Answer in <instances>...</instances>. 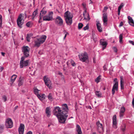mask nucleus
<instances>
[{"label": "nucleus", "mask_w": 134, "mask_h": 134, "mask_svg": "<svg viewBox=\"0 0 134 134\" xmlns=\"http://www.w3.org/2000/svg\"><path fill=\"white\" fill-rule=\"evenodd\" d=\"M32 24L31 21H29L26 24V26L28 27H30L32 26Z\"/></svg>", "instance_id": "obj_35"}, {"label": "nucleus", "mask_w": 134, "mask_h": 134, "mask_svg": "<svg viewBox=\"0 0 134 134\" xmlns=\"http://www.w3.org/2000/svg\"><path fill=\"white\" fill-rule=\"evenodd\" d=\"M44 8L41 11L40 14V15L41 16H42L45 14L46 13L47 11L45 10H43Z\"/></svg>", "instance_id": "obj_28"}, {"label": "nucleus", "mask_w": 134, "mask_h": 134, "mask_svg": "<svg viewBox=\"0 0 134 134\" xmlns=\"http://www.w3.org/2000/svg\"><path fill=\"white\" fill-rule=\"evenodd\" d=\"M26 134H32V133L31 131H30L27 132Z\"/></svg>", "instance_id": "obj_53"}, {"label": "nucleus", "mask_w": 134, "mask_h": 134, "mask_svg": "<svg viewBox=\"0 0 134 134\" xmlns=\"http://www.w3.org/2000/svg\"><path fill=\"white\" fill-rule=\"evenodd\" d=\"M70 63L71 65L72 66H75L76 65V64L74 62L73 60H71L70 61Z\"/></svg>", "instance_id": "obj_39"}, {"label": "nucleus", "mask_w": 134, "mask_h": 134, "mask_svg": "<svg viewBox=\"0 0 134 134\" xmlns=\"http://www.w3.org/2000/svg\"><path fill=\"white\" fill-rule=\"evenodd\" d=\"M117 124L116 116L115 115L113 116V128L115 129L117 128Z\"/></svg>", "instance_id": "obj_14"}, {"label": "nucleus", "mask_w": 134, "mask_h": 134, "mask_svg": "<svg viewBox=\"0 0 134 134\" xmlns=\"http://www.w3.org/2000/svg\"><path fill=\"white\" fill-rule=\"evenodd\" d=\"M18 107V106H16L15 107V110L16 109H17Z\"/></svg>", "instance_id": "obj_61"}, {"label": "nucleus", "mask_w": 134, "mask_h": 134, "mask_svg": "<svg viewBox=\"0 0 134 134\" xmlns=\"http://www.w3.org/2000/svg\"><path fill=\"white\" fill-rule=\"evenodd\" d=\"M107 9V7H104V9H105L106 10Z\"/></svg>", "instance_id": "obj_63"}, {"label": "nucleus", "mask_w": 134, "mask_h": 134, "mask_svg": "<svg viewBox=\"0 0 134 134\" xmlns=\"http://www.w3.org/2000/svg\"><path fill=\"white\" fill-rule=\"evenodd\" d=\"M17 77V76L16 75H15L14 74L11 77V81L12 83H13L14 81Z\"/></svg>", "instance_id": "obj_26"}, {"label": "nucleus", "mask_w": 134, "mask_h": 134, "mask_svg": "<svg viewBox=\"0 0 134 134\" xmlns=\"http://www.w3.org/2000/svg\"><path fill=\"white\" fill-rule=\"evenodd\" d=\"M22 49L23 54L24 55L22 57L27 58L29 57L30 48L28 46H23Z\"/></svg>", "instance_id": "obj_5"}, {"label": "nucleus", "mask_w": 134, "mask_h": 134, "mask_svg": "<svg viewBox=\"0 0 134 134\" xmlns=\"http://www.w3.org/2000/svg\"><path fill=\"white\" fill-rule=\"evenodd\" d=\"M23 83V81L22 80H20L18 81V85L20 86L22 85Z\"/></svg>", "instance_id": "obj_43"}, {"label": "nucleus", "mask_w": 134, "mask_h": 134, "mask_svg": "<svg viewBox=\"0 0 134 134\" xmlns=\"http://www.w3.org/2000/svg\"><path fill=\"white\" fill-rule=\"evenodd\" d=\"M55 24L61 26L63 24V21L61 17L59 16H57L55 19Z\"/></svg>", "instance_id": "obj_11"}, {"label": "nucleus", "mask_w": 134, "mask_h": 134, "mask_svg": "<svg viewBox=\"0 0 134 134\" xmlns=\"http://www.w3.org/2000/svg\"><path fill=\"white\" fill-rule=\"evenodd\" d=\"M95 94L98 97H101L102 95L101 92L98 91H96L95 92Z\"/></svg>", "instance_id": "obj_30"}, {"label": "nucleus", "mask_w": 134, "mask_h": 134, "mask_svg": "<svg viewBox=\"0 0 134 134\" xmlns=\"http://www.w3.org/2000/svg\"><path fill=\"white\" fill-rule=\"evenodd\" d=\"M96 125L98 130L99 132L103 131L102 124L100 123L99 121H97L96 122Z\"/></svg>", "instance_id": "obj_13"}, {"label": "nucleus", "mask_w": 134, "mask_h": 134, "mask_svg": "<svg viewBox=\"0 0 134 134\" xmlns=\"http://www.w3.org/2000/svg\"><path fill=\"white\" fill-rule=\"evenodd\" d=\"M100 78L99 76L95 79V81L98 83L100 81Z\"/></svg>", "instance_id": "obj_37"}, {"label": "nucleus", "mask_w": 134, "mask_h": 134, "mask_svg": "<svg viewBox=\"0 0 134 134\" xmlns=\"http://www.w3.org/2000/svg\"><path fill=\"white\" fill-rule=\"evenodd\" d=\"M120 10H118V15H120Z\"/></svg>", "instance_id": "obj_57"}, {"label": "nucleus", "mask_w": 134, "mask_h": 134, "mask_svg": "<svg viewBox=\"0 0 134 134\" xmlns=\"http://www.w3.org/2000/svg\"><path fill=\"white\" fill-rule=\"evenodd\" d=\"M66 33L65 34V36H64V38L63 39H64V40L65 39V38L66 37L67 35L68 34V33L67 32H66Z\"/></svg>", "instance_id": "obj_51"}, {"label": "nucleus", "mask_w": 134, "mask_h": 134, "mask_svg": "<svg viewBox=\"0 0 134 134\" xmlns=\"http://www.w3.org/2000/svg\"><path fill=\"white\" fill-rule=\"evenodd\" d=\"M89 28V27L87 25L86 26L84 27L83 28V30H86L87 29H88Z\"/></svg>", "instance_id": "obj_47"}, {"label": "nucleus", "mask_w": 134, "mask_h": 134, "mask_svg": "<svg viewBox=\"0 0 134 134\" xmlns=\"http://www.w3.org/2000/svg\"><path fill=\"white\" fill-rule=\"evenodd\" d=\"M47 36L45 35H42L39 37L34 38V45L35 47H39L41 44L45 41Z\"/></svg>", "instance_id": "obj_2"}, {"label": "nucleus", "mask_w": 134, "mask_h": 134, "mask_svg": "<svg viewBox=\"0 0 134 134\" xmlns=\"http://www.w3.org/2000/svg\"><path fill=\"white\" fill-rule=\"evenodd\" d=\"M102 20L103 22V24L104 25L107 24V22L108 21L107 14L105 13H104L103 14L102 17Z\"/></svg>", "instance_id": "obj_17"}, {"label": "nucleus", "mask_w": 134, "mask_h": 134, "mask_svg": "<svg viewBox=\"0 0 134 134\" xmlns=\"http://www.w3.org/2000/svg\"><path fill=\"white\" fill-rule=\"evenodd\" d=\"M37 12V10H36L33 12L32 15L31 16V20H34V19L35 17L38 13Z\"/></svg>", "instance_id": "obj_24"}, {"label": "nucleus", "mask_w": 134, "mask_h": 134, "mask_svg": "<svg viewBox=\"0 0 134 134\" xmlns=\"http://www.w3.org/2000/svg\"><path fill=\"white\" fill-rule=\"evenodd\" d=\"M132 104L133 106L134 107V98L133 99L132 101Z\"/></svg>", "instance_id": "obj_54"}, {"label": "nucleus", "mask_w": 134, "mask_h": 134, "mask_svg": "<svg viewBox=\"0 0 134 134\" xmlns=\"http://www.w3.org/2000/svg\"><path fill=\"white\" fill-rule=\"evenodd\" d=\"M123 24V23L122 21H121L120 24V25H119V27H121L122 26Z\"/></svg>", "instance_id": "obj_52"}, {"label": "nucleus", "mask_w": 134, "mask_h": 134, "mask_svg": "<svg viewBox=\"0 0 134 134\" xmlns=\"http://www.w3.org/2000/svg\"><path fill=\"white\" fill-rule=\"evenodd\" d=\"M39 91L40 90H38L37 88H34V93L37 96H38V95L39 94Z\"/></svg>", "instance_id": "obj_29"}, {"label": "nucleus", "mask_w": 134, "mask_h": 134, "mask_svg": "<svg viewBox=\"0 0 134 134\" xmlns=\"http://www.w3.org/2000/svg\"><path fill=\"white\" fill-rule=\"evenodd\" d=\"M25 57H22L20 62V67L22 68L24 66H26L30 65V59L24 61Z\"/></svg>", "instance_id": "obj_4"}, {"label": "nucleus", "mask_w": 134, "mask_h": 134, "mask_svg": "<svg viewBox=\"0 0 134 134\" xmlns=\"http://www.w3.org/2000/svg\"><path fill=\"white\" fill-rule=\"evenodd\" d=\"M77 131L78 133L77 134H82V132L81 131V128L79 125H77Z\"/></svg>", "instance_id": "obj_25"}, {"label": "nucleus", "mask_w": 134, "mask_h": 134, "mask_svg": "<svg viewBox=\"0 0 134 134\" xmlns=\"http://www.w3.org/2000/svg\"><path fill=\"white\" fill-rule=\"evenodd\" d=\"M31 36V34H27L26 36V39L27 41L28 42H30V37Z\"/></svg>", "instance_id": "obj_33"}, {"label": "nucleus", "mask_w": 134, "mask_h": 134, "mask_svg": "<svg viewBox=\"0 0 134 134\" xmlns=\"http://www.w3.org/2000/svg\"><path fill=\"white\" fill-rule=\"evenodd\" d=\"M53 12H50L48 15L44 16L43 19L44 21H49L52 20L53 19Z\"/></svg>", "instance_id": "obj_8"}, {"label": "nucleus", "mask_w": 134, "mask_h": 134, "mask_svg": "<svg viewBox=\"0 0 134 134\" xmlns=\"http://www.w3.org/2000/svg\"><path fill=\"white\" fill-rule=\"evenodd\" d=\"M24 18V16L23 14H20L17 20V25L20 28L22 27V25L24 23V20H23Z\"/></svg>", "instance_id": "obj_6"}, {"label": "nucleus", "mask_w": 134, "mask_h": 134, "mask_svg": "<svg viewBox=\"0 0 134 134\" xmlns=\"http://www.w3.org/2000/svg\"><path fill=\"white\" fill-rule=\"evenodd\" d=\"M52 94L51 93H49L48 96V99L51 101L53 100Z\"/></svg>", "instance_id": "obj_31"}, {"label": "nucleus", "mask_w": 134, "mask_h": 134, "mask_svg": "<svg viewBox=\"0 0 134 134\" xmlns=\"http://www.w3.org/2000/svg\"><path fill=\"white\" fill-rule=\"evenodd\" d=\"M37 96L41 101L43 100L45 98V95L44 94H43L41 95L39 94Z\"/></svg>", "instance_id": "obj_23"}, {"label": "nucleus", "mask_w": 134, "mask_h": 134, "mask_svg": "<svg viewBox=\"0 0 134 134\" xmlns=\"http://www.w3.org/2000/svg\"><path fill=\"white\" fill-rule=\"evenodd\" d=\"M103 69H104V70L105 71L107 70V69H106V66H105V65H104V66H103Z\"/></svg>", "instance_id": "obj_55"}, {"label": "nucleus", "mask_w": 134, "mask_h": 134, "mask_svg": "<svg viewBox=\"0 0 134 134\" xmlns=\"http://www.w3.org/2000/svg\"><path fill=\"white\" fill-rule=\"evenodd\" d=\"M127 18L128 19V22L130 25L132 26H134V23L133 19L130 16H128Z\"/></svg>", "instance_id": "obj_22"}, {"label": "nucleus", "mask_w": 134, "mask_h": 134, "mask_svg": "<svg viewBox=\"0 0 134 134\" xmlns=\"http://www.w3.org/2000/svg\"><path fill=\"white\" fill-rule=\"evenodd\" d=\"M24 129V125L23 124H20V126L18 129L19 134H23Z\"/></svg>", "instance_id": "obj_18"}, {"label": "nucleus", "mask_w": 134, "mask_h": 134, "mask_svg": "<svg viewBox=\"0 0 134 134\" xmlns=\"http://www.w3.org/2000/svg\"><path fill=\"white\" fill-rule=\"evenodd\" d=\"M124 5L123 4V3H121L119 6V7L118 8V10H121L122 7Z\"/></svg>", "instance_id": "obj_44"}, {"label": "nucleus", "mask_w": 134, "mask_h": 134, "mask_svg": "<svg viewBox=\"0 0 134 134\" xmlns=\"http://www.w3.org/2000/svg\"><path fill=\"white\" fill-rule=\"evenodd\" d=\"M42 16H41L40 15V18L39 20L38 21V23H41L42 22Z\"/></svg>", "instance_id": "obj_46"}, {"label": "nucleus", "mask_w": 134, "mask_h": 134, "mask_svg": "<svg viewBox=\"0 0 134 134\" xmlns=\"http://www.w3.org/2000/svg\"><path fill=\"white\" fill-rule=\"evenodd\" d=\"M83 26V24L81 23H79L78 24V29H81Z\"/></svg>", "instance_id": "obj_41"}, {"label": "nucleus", "mask_w": 134, "mask_h": 134, "mask_svg": "<svg viewBox=\"0 0 134 134\" xmlns=\"http://www.w3.org/2000/svg\"><path fill=\"white\" fill-rule=\"evenodd\" d=\"M126 127V125L125 124H122L121 127V130L124 132L125 130V129Z\"/></svg>", "instance_id": "obj_32"}, {"label": "nucleus", "mask_w": 134, "mask_h": 134, "mask_svg": "<svg viewBox=\"0 0 134 134\" xmlns=\"http://www.w3.org/2000/svg\"><path fill=\"white\" fill-rule=\"evenodd\" d=\"M64 17L66 23L69 25H71L72 23V18L73 17L70 13L67 11L64 13Z\"/></svg>", "instance_id": "obj_3"}, {"label": "nucleus", "mask_w": 134, "mask_h": 134, "mask_svg": "<svg viewBox=\"0 0 134 134\" xmlns=\"http://www.w3.org/2000/svg\"><path fill=\"white\" fill-rule=\"evenodd\" d=\"M45 113L47 116L49 118L51 115V108L49 107L46 108L45 109Z\"/></svg>", "instance_id": "obj_15"}, {"label": "nucleus", "mask_w": 134, "mask_h": 134, "mask_svg": "<svg viewBox=\"0 0 134 134\" xmlns=\"http://www.w3.org/2000/svg\"><path fill=\"white\" fill-rule=\"evenodd\" d=\"M63 70L64 71H65L66 70V69L65 68H63Z\"/></svg>", "instance_id": "obj_64"}, {"label": "nucleus", "mask_w": 134, "mask_h": 134, "mask_svg": "<svg viewBox=\"0 0 134 134\" xmlns=\"http://www.w3.org/2000/svg\"><path fill=\"white\" fill-rule=\"evenodd\" d=\"M82 5L83 6V8H84V9L85 10H86V5L85 4V3H83L82 4Z\"/></svg>", "instance_id": "obj_50"}, {"label": "nucleus", "mask_w": 134, "mask_h": 134, "mask_svg": "<svg viewBox=\"0 0 134 134\" xmlns=\"http://www.w3.org/2000/svg\"><path fill=\"white\" fill-rule=\"evenodd\" d=\"M2 99L4 102H5L7 100V97L5 95L3 96L2 97Z\"/></svg>", "instance_id": "obj_38"}, {"label": "nucleus", "mask_w": 134, "mask_h": 134, "mask_svg": "<svg viewBox=\"0 0 134 134\" xmlns=\"http://www.w3.org/2000/svg\"><path fill=\"white\" fill-rule=\"evenodd\" d=\"M118 84L115 83L113 86L112 90V94L113 95H114L115 93V91L118 90Z\"/></svg>", "instance_id": "obj_21"}, {"label": "nucleus", "mask_w": 134, "mask_h": 134, "mask_svg": "<svg viewBox=\"0 0 134 134\" xmlns=\"http://www.w3.org/2000/svg\"><path fill=\"white\" fill-rule=\"evenodd\" d=\"M79 57L80 60L82 62H85L88 59V55L86 52L82 53L79 55Z\"/></svg>", "instance_id": "obj_10"}, {"label": "nucleus", "mask_w": 134, "mask_h": 134, "mask_svg": "<svg viewBox=\"0 0 134 134\" xmlns=\"http://www.w3.org/2000/svg\"><path fill=\"white\" fill-rule=\"evenodd\" d=\"M43 80L44 81L45 85L47 86L49 89L52 88L51 85V81L47 76H45L43 78Z\"/></svg>", "instance_id": "obj_7"}, {"label": "nucleus", "mask_w": 134, "mask_h": 134, "mask_svg": "<svg viewBox=\"0 0 134 134\" xmlns=\"http://www.w3.org/2000/svg\"><path fill=\"white\" fill-rule=\"evenodd\" d=\"M129 42L130 44H132L133 45H134V42L133 41L130 40L129 41Z\"/></svg>", "instance_id": "obj_49"}, {"label": "nucleus", "mask_w": 134, "mask_h": 134, "mask_svg": "<svg viewBox=\"0 0 134 134\" xmlns=\"http://www.w3.org/2000/svg\"><path fill=\"white\" fill-rule=\"evenodd\" d=\"M124 115V113H122L120 112V118H122Z\"/></svg>", "instance_id": "obj_45"}, {"label": "nucleus", "mask_w": 134, "mask_h": 134, "mask_svg": "<svg viewBox=\"0 0 134 134\" xmlns=\"http://www.w3.org/2000/svg\"><path fill=\"white\" fill-rule=\"evenodd\" d=\"M4 126L3 125H0V133H2L3 130Z\"/></svg>", "instance_id": "obj_40"}, {"label": "nucleus", "mask_w": 134, "mask_h": 134, "mask_svg": "<svg viewBox=\"0 0 134 134\" xmlns=\"http://www.w3.org/2000/svg\"><path fill=\"white\" fill-rule=\"evenodd\" d=\"M88 108H89V109H92V108H91V106H88Z\"/></svg>", "instance_id": "obj_62"}, {"label": "nucleus", "mask_w": 134, "mask_h": 134, "mask_svg": "<svg viewBox=\"0 0 134 134\" xmlns=\"http://www.w3.org/2000/svg\"><path fill=\"white\" fill-rule=\"evenodd\" d=\"M122 35L123 34H121L119 36V42L120 43H122Z\"/></svg>", "instance_id": "obj_34"}, {"label": "nucleus", "mask_w": 134, "mask_h": 134, "mask_svg": "<svg viewBox=\"0 0 134 134\" xmlns=\"http://www.w3.org/2000/svg\"><path fill=\"white\" fill-rule=\"evenodd\" d=\"M1 54L3 56H4L5 55V53L4 52H2Z\"/></svg>", "instance_id": "obj_58"}, {"label": "nucleus", "mask_w": 134, "mask_h": 134, "mask_svg": "<svg viewBox=\"0 0 134 134\" xmlns=\"http://www.w3.org/2000/svg\"><path fill=\"white\" fill-rule=\"evenodd\" d=\"M99 42L100 44L102 46V50H103L106 48L107 45V42L102 39L100 40Z\"/></svg>", "instance_id": "obj_16"}, {"label": "nucleus", "mask_w": 134, "mask_h": 134, "mask_svg": "<svg viewBox=\"0 0 134 134\" xmlns=\"http://www.w3.org/2000/svg\"><path fill=\"white\" fill-rule=\"evenodd\" d=\"M114 81L115 82V83H116L117 84H118V79L116 78H115L114 79Z\"/></svg>", "instance_id": "obj_48"}, {"label": "nucleus", "mask_w": 134, "mask_h": 134, "mask_svg": "<svg viewBox=\"0 0 134 134\" xmlns=\"http://www.w3.org/2000/svg\"><path fill=\"white\" fill-rule=\"evenodd\" d=\"M24 14H25V18H26L27 17V16L26 14V13H24Z\"/></svg>", "instance_id": "obj_60"}, {"label": "nucleus", "mask_w": 134, "mask_h": 134, "mask_svg": "<svg viewBox=\"0 0 134 134\" xmlns=\"http://www.w3.org/2000/svg\"><path fill=\"white\" fill-rule=\"evenodd\" d=\"M58 74L59 75H60L61 76H63L62 75V72H58Z\"/></svg>", "instance_id": "obj_56"}, {"label": "nucleus", "mask_w": 134, "mask_h": 134, "mask_svg": "<svg viewBox=\"0 0 134 134\" xmlns=\"http://www.w3.org/2000/svg\"><path fill=\"white\" fill-rule=\"evenodd\" d=\"M125 110V108L124 107H122L121 108L120 112L121 113H124Z\"/></svg>", "instance_id": "obj_36"}, {"label": "nucleus", "mask_w": 134, "mask_h": 134, "mask_svg": "<svg viewBox=\"0 0 134 134\" xmlns=\"http://www.w3.org/2000/svg\"><path fill=\"white\" fill-rule=\"evenodd\" d=\"M68 116V115L63 114V115H62L60 116H59L57 118L59 122L61 123L64 124Z\"/></svg>", "instance_id": "obj_9"}, {"label": "nucleus", "mask_w": 134, "mask_h": 134, "mask_svg": "<svg viewBox=\"0 0 134 134\" xmlns=\"http://www.w3.org/2000/svg\"><path fill=\"white\" fill-rule=\"evenodd\" d=\"M123 78L122 76L120 77V86L121 89H123L124 87V83L122 81Z\"/></svg>", "instance_id": "obj_27"}, {"label": "nucleus", "mask_w": 134, "mask_h": 134, "mask_svg": "<svg viewBox=\"0 0 134 134\" xmlns=\"http://www.w3.org/2000/svg\"><path fill=\"white\" fill-rule=\"evenodd\" d=\"M96 26L98 31L100 32H101L102 31V29L101 27V24L99 21L97 20L96 21Z\"/></svg>", "instance_id": "obj_20"}, {"label": "nucleus", "mask_w": 134, "mask_h": 134, "mask_svg": "<svg viewBox=\"0 0 134 134\" xmlns=\"http://www.w3.org/2000/svg\"><path fill=\"white\" fill-rule=\"evenodd\" d=\"M83 14L84 17V19L86 20L87 21H89L90 18L89 14L87 12L86 10H84Z\"/></svg>", "instance_id": "obj_19"}, {"label": "nucleus", "mask_w": 134, "mask_h": 134, "mask_svg": "<svg viewBox=\"0 0 134 134\" xmlns=\"http://www.w3.org/2000/svg\"><path fill=\"white\" fill-rule=\"evenodd\" d=\"M2 24V16L0 15V26L1 27Z\"/></svg>", "instance_id": "obj_42"}, {"label": "nucleus", "mask_w": 134, "mask_h": 134, "mask_svg": "<svg viewBox=\"0 0 134 134\" xmlns=\"http://www.w3.org/2000/svg\"><path fill=\"white\" fill-rule=\"evenodd\" d=\"M3 69V67H1L0 68V70L1 71H2Z\"/></svg>", "instance_id": "obj_59"}, {"label": "nucleus", "mask_w": 134, "mask_h": 134, "mask_svg": "<svg viewBox=\"0 0 134 134\" xmlns=\"http://www.w3.org/2000/svg\"><path fill=\"white\" fill-rule=\"evenodd\" d=\"M5 126L7 128H10L13 126V122L10 118L7 119L5 121Z\"/></svg>", "instance_id": "obj_12"}, {"label": "nucleus", "mask_w": 134, "mask_h": 134, "mask_svg": "<svg viewBox=\"0 0 134 134\" xmlns=\"http://www.w3.org/2000/svg\"><path fill=\"white\" fill-rule=\"evenodd\" d=\"M68 111L69 109L67 104H64L62 105V108H60L59 107H55L53 111L54 115L58 117L63 114H66Z\"/></svg>", "instance_id": "obj_1"}]
</instances>
